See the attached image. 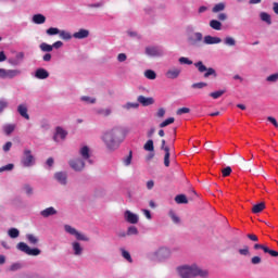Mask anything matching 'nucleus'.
Listing matches in <instances>:
<instances>
[{
  "label": "nucleus",
  "mask_w": 278,
  "mask_h": 278,
  "mask_svg": "<svg viewBox=\"0 0 278 278\" xmlns=\"http://www.w3.org/2000/svg\"><path fill=\"white\" fill-rule=\"evenodd\" d=\"M239 253L243 256L251 255V251L249 250V245H244L243 249H239Z\"/></svg>",
  "instance_id": "nucleus-46"
},
{
  "label": "nucleus",
  "mask_w": 278,
  "mask_h": 278,
  "mask_svg": "<svg viewBox=\"0 0 278 278\" xmlns=\"http://www.w3.org/2000/svg\"><path fill=\"white\" fill-rule=\"evenodd\" d=\"M210 27H212V29H215L216 31H220L223 24L218 20H212L210 22Z\"/></svg>",
  "instance_id": "nucleus-28"
},
{
  "label": "nucleus",
  "mask_w": 278,
  "mask_h": 278,
  "mask_svg": "<svg viewBox=\"0 0 278 278\" xmlns=\"http://www.w3.org/2000/svg\"><path fill=\"white\" fill-rule=\"evenodd\" d=\"M8 62L11 64V66H18L21 64V61L17 59H9Z\"/></svg>",
  "instance_id": "nucleus-61"
},
{
  "label": "nucleus",
  "mask_w": 278,
  "mask_h": 278,
  "mask_svg": "<svg viewBox=\"0 0 278 278\" xmlns=\"http://www.w3.org/2000/svg\"><path fill=\"white\" fill-rule=\"evenodd\" d=\"M175 201L179 205L187 204L188 203V198L186 197V194H178V195L175 197Z\"/></svg>",
  "instance_id": "nucleus-29"
},
{
  "label": "nucleus",
  "mask_w": 278,
  "mask_h": 278,
  "mask_svg": "<svg viewBox=\"0 0 278 278\" xmlns=\"http://www.w3.org/2000/svg\"><path fill=\"white\" fill-rule=\"evenodd\" d=\"M122 256L124 257V260H127L129 264L134 262V260L131 258V254H129V252L126 251L125 249H122Z\"/></svg>",
  "instance_id": "nucleus-42"
},
{
  "label": "nucleus",
  "mask_w": 278,
  "mask_h": 278,
  "mask_svg": "<svg viewBox=\"0 0 278 278\" xmlns=\"http://www.w3.org/2000/svg\"><path fill=\"white\" fill-rule=\"evenodd\" d=\"M8 108V101L5 100H0V114Z\"/></svg>",
  "instance_id": "nucleus-62"
},
{
  "label": "nucleus",
  "mask_w": 278,
  "mask_h": 278,
  "mask_svg": "<svg viewBox=\"0 0 278 278\" xmlns=\"http://www.w3.org/2000/svg\"><path fill=\"white\" fill-rule=\"evenodd\" d=\"M64 229L71 236H75L76 240H81L83 242H88L90 240L88 237H86V235L77 231V229H75L71 225H65Z\"/></svg>",
  "instance_id": "nucleus-6"
},
{
  "label": "nucleus",
  "mask_w": 278,
  "mask_h": 278,
  "mask_svg": "<svg viewBox=\"0 0 278 278\" xmlns=\"http://www.w3.org/2000/svg\"><path fill=\"white\" fill-rule=\"evenodd\" d=\"M161 149L165 151L164 155V166L168 168L170 166V148L166 147V140H162Z\"/></svg>",
  "instance_id": "nucleus-11"
},
{
  "label": "nucleus",
  "mask_w": 278,
  "mask_h": 278,
  "mask_svg": "<svg viewBox=\"0 0 278 278\" xmlns=\"http://www.w3.org/2000/svg\"><path fill=\"white\" fill-rule=\"evenodd\" d=\"M121 136H123V130L118 127H114L104 131L101 140L109 151H116V149L121 147Z\"/></svg>",
  "instance_id": "nucleus-1"
},
{
  "label": "nucleus",
  "mask_w": 278,
  "mask_h": 278,
  "mask_svg": "<svg viewBox=\"0 0 278 278\" xmlns=\"http://www.w3.org/2000/svg\"><path fill=\"white\" fill-rule=\"evenodd\" d=\"M55 214H58V211L53 206H50L40 212V215L43 218H49V216H55Z\"/></svg>",
  "instance_id": "nucleus-19"
},
{
  "label": "nucleus",
  "mask_w": 278,
  "mask_h": 278,
  "mask_svg": "<svg viewBox=\"0 0 278 278\" xmlns=\"http://www.w3.org/2000/svg\"><path fill=\"white\" fill-rule=\"evenodd\" d=\"M223 177H229L231 175V167L227 166L224 169H222Z\"/></svg>",
  "instance_id": "nucleus-52"
},
{
  "label": "nucleus",
  "mask_w": 278,
  "mask_h": 278,
  "mask_svg": "<svg viewBox=\"0 0 278 278\" xmlns=\"http://www.w3.org/2000/svg\"><path fill=\"white\" fill-rule=\"evenodd\" d=\"M99 114H101L102 116H110V114H112V110L102 109V110L99 111Z\"/></svg>",
  "instance_id": "nucleus-57"
},
{
  "label": "nucleus",
  "mask_w": 278,
  "mask_h": 278,
  "mask_svg": "<svg viewBox=\"0 0 278 278\" xmlns=\"http://www.w3.org/2000/svg\"><path fill=\"white\" fill-rule=\"evenodd\" d=\"M16 249L18 251H22V253H25L26 255H30L33 257H36V256L40 255V253H41L40 249H38V248L31 249L25 242L17 243Z\"/></svg>",
  "instance_id": "nucleus-4"
},
{
  "label": "nucleus",
  "mask_w": 278,
  "mask_h": 278,
  "mask_svg": "<svg viewBox=\"0 0 278 278\" xmlns=\"http://www.w3.org/2000/svg\"><path fill=\"white\" fill-rule=\"evenodd\" d=\"M166 110H164V108L159 109V111L156 112L157 118H164Z\"/></svg>",
  "instance_id": "nucleus-58"
},
{
  "label": "nucleus",
  "mask_w": 278,
  "mask_h": 278,
  "mask_svg": "<svg viewBox=\"0 0 278 278\" xmlns=\"http://www.w3.org/2000/svg\"><path fill=\"white\" fill-rule=\"evenodd\" d=\"M124 108L125 110H137V108H140V104L138 102H128Z\"/></svg>",
  "instance_id": "nucleus-40"
},
{
  "label": "nucleus",
  "mask_w": 278,
  "mask_h": 278,
  "mask_svg": "<svg viewBox=\"0 0 278 278\" xmlns=\"http://www.w3.org/2000/svg\"><path fill=\"white\" fill-rule=\"evenodd\" d=\"M89 8H91L92 10H99V8H103V3L101 2L91 3L89 4Z\"/></svg>",
  "instance_id": "nucleus-60"
},
{
  "label": "nucleus",
  "mask_w": 278,
  "mask_h": 278,
  "mask_svg": "<svg viewBox=\"0 0 278 278\" xmlns=\"http://www.w3.org/2000/svg\"><path fill=\"white\" fill-rule=\"evenodd\" d=\"M37 79H47L49 77V72L45 68H38L35 73Z\"/></svg>",
  "instance_id": "nucleus-22"
},
{
  "label": "nucleus",
  "mask_w": 278,
  "mask_h": 278,
  "mask_svg": "<svg viewBox=\"0 0 278 278\" xmlns=\"http://www.w3.org/2000/svg\"><path fill=\"white\" fill-rule=\"evenodd\" d=\"M80 155L83 160H90V149L88 146H85L80 149Z\"/></svg>",
  "instance_id": "nucleus-26"
},
{
  "label": "nucleus",
  "mask_w": 278,
  "mask_h": 278,
  "mask_svg": "<svg viewBox=\"0 0 278 278\" xmlns=\"http://www.w3.org/2000/svg\"><path fill=\"white\" fill-rule=\"evenodd\" d=\"M157 260H166L167 257H170V250L167 248H161L156 252Z\"/></svg>",
  "instance_id": "nucleus-16"
},
{
  "label": "nucleus",
  "mask_w": 278,
  "mask_h": 278,
  "mask_svg": "<svg viewBox=\"0 0 278 278\" xmlns=\"http://www.w3.org/2000/svg\"><path fill=\"white\" fill-rule=\"evenodd\" d=\"M131 160H134V152L129 151L128 155L123 159L124 166H130L131 165Z\"/></svg>",
  "instance_id": "nucleus-31"
},
{
  "label": "nucleus",
  "mask_w": 278,
  "mask_h": 278,
  "mask_svg": "<svg viewBox=\"0 0 278 278\" xmlns=\"http://www.w3.org/2000/svg\"><path fill=\"white\" fill-rule=\"evenodd\" d=\"M88 36H90V31L84 28L73 34V38H76L77 40H84V38H88Z\"/></svg>",
  "instance_id": "nucleus-17"
},
{
  "label": "nucleus",
  "mask_w": 278,
  "mask_h": 278,
  "mask_svg": "<svg viewBox=\"0 0 278 278\" xmlns=\"http://www.w3.org/2000/svg\"><path fill=\"white\" fill-rule=\"evenodd\" d=\"M173 123H175V117H168L160 124V127L163 129V127H168V125H173Z\"/></svg>",
  "instance_id": "nucleus-39"
},
{
  "label": "nucleus",
  "mask_w": 278,
  "mask_h": 278,
  "mask_svg": "<svg viewBox=\"0 0 278 278\" xmlns=\"http://www.w3.org/2000/svg\"><path fill=\"white\" fill-rule=\"evenodd\" d=\"M178 275H180L181 278H194V277H202L207 278L210 275V271L207 269H201L197 265H185L181 267H178Z\"/></svg>",
  "instance_id": "nucleus-2"
},
{
  "label": "nucleus",
  "mask_w": 278,
  "mask_h": 278,
  "mask_svg": "<svg viewBox=\"0 0 278 278\" xmlns=\"http://www.w3.org/2000/svg\"><path fill=\"white\" fill-rule=\"evenodd\" d=\"M47 22V17H45V15L42 14H35L33 16V23H35V25H42Z\"/></svg>",
  "instance_id": "nucleus-23"
},
{
  "label": "nucleus",
  "mask_w": 278,
  "mask_h": 278,
  "mask_svg": "<svg viewBox=\"0 0 278 278\" xmlns=\"http://www.w3.org/2000/svg\"><path fill=\"white\" fill-rule=\"evenodd\" d=\"M187 40L191 47H199L203 42V34L194 31L192 28H187Z\"/></svg>",
  "instance_id": "nucleus-3"
},
{
  "label": "nucleus",
  "mask_w": 278,
  "mask_h": 278,
  "mask_svg": "<svg viewBox=\"0 0 278 278\" xmlns=\"http://www.w3.org/2000/svg\"><path fill=\"white\" fill-rule=\"evenodd\" d=\"M24 190H25L26 194H28V197H31V194H34V188H31V186H29V185H25Z\"/></svg>",
  "instance_id": "nucleus-53"
},
{
  "label": "nucleus",
  "mask_w": 278,
  "mask_h": 278,
  "mask_svg": "<svg viewBox=\"0 0 278 278\" xmlns=\"http://www.w3.org/2000/svg\"><path fill=\"white\" fill-rule=\"evenodd\" d=\"M264 210H266V204L264 202L255 204L252 207L253 214H260L261 212H264Z\"/></svg>",
  "instance_id": "nucleus-24"
},
{
  "label": "nucleus",
  "mask_w": 278,
  "mask_h": 278,
  "mask_svg": "<svg viewBox=\"0 0 278 278\" xmlns=\"http://www.w3.org/2000/svg\"><path fill=\"white\" fill-rule=\"evenodd\" d=\"M193 90H203V88H207V83H194L191 85Z\"/></svg>",
  "instance_id": "nucleus-37"
},
{
  "label": "nucleus",
  "mask_w": 278,
  "mask_h": 278,
  "mask_svg": "<svg viewBox=\"0 0 278 278\" xmlns=\"http://www.w3.org/2000/svg\"><path fill=\"white\" fill-rule=\"evenodd\" d=\"M117 60H118V62H125V61L127 60V54H125V53H119V54L117 55Z\"/></svg>",
  "instance_id": "nucleus-64"
},
{
  "label": "nucleus",
  "mask_w": 278,
  "mask_h": 278,
  "mask_svg": "<svg viewBox=\"0 0 278 278\" xmlns=\"http://www.w3.org/2000/svg\"><path fill=\"white\" fill-rule=\"evenodd\" d=\"M146 55H149L150 58H162V55H164V50L157 47H147Z\"/></svg>",
  "instance_id": "nucleus-9"
},
{
  "label": "nucleus",
  "mask_w": 278,
  "mask_h": 278,
  "mask_svg": "<svg viewBox=\"0 0 278 278\" xmlns=\"http://www.w3.org/2000/svg\"><path fill=\"white\" fill-rule=\"evenodd\" d=\"M225 92H227V90H225V89L217 90V91L211 92L210 97H212V99H220V97H223V94H225Z\"/></svg>",
  "instance_id": "nucleus-34"
},
{
  "label": "nucleus",
  "mask_w": 278,
  "mask_h": 278,
  "mask_svg": "<svg viewBox=\"0 0 278 278\" xmlns=\"http://www.w3.org/2000/svg\"><path fill=\"white\" fill-rule=\"evenodd\" d=\"M225 45H227V47H236V39H233V37H226Z\"/></svg>",
  "instance_id": "nucleus-44"
},
{
  "label": "nucleus",
  "mask_w": 278,
  "mask_h": 278,
  "mask_svg": "<svg viewBox=\"0 0 278 278\" xmlns=\"http://www.w3.org/2000/svg\"><path fill=\"white\" fill-rule=\"evenodd\" d=\"M267 121L269 122V123H271V125H274V127H278V123H277V119L275 118V117H273V116H268L267 117Z\"/></svg>",
  "instance_id": "nucleus-63"
},
{
  "label": "nucleus",
  "mask_w": 278,
  "mask_h": 278,
  "mask_svg": "<svg viewBox=\"0 0 278 278\" xmlns=\"http://www.w3.org/2000/svg\"><path fill=\"white\" fill-rule=\"evenodd\" d=\"M220 42H223L220 37H213L210 35L204 37V45H220Z\"/></svg>",
  "instance_id": "nucleus-18"
},
{
  "label": "nucleus",
  "mask_w": 278,
  "mask_h": 278,
  "mask_svg": "<svg viewBox=\"0 0 278 278\" xmlns=\"http://www.w3.org/2000/svg\"><path fill=\"white\" fill-rule=\"evenodd\" d=\"M72 247L74 250V255H81V253L84 252V248H81V244H79V242H73Z\"/></svg>",
  "instance_id": "nucleus-25"
},
{
  "label": "nucleus",
  "mask_w": 278,
  "mask_h": 278,
  "mask_svg": "<svg viewBox=\"0 0 278 278\" xmlns=\"http://www.w3.org/2000/svg\"><path fill=\"white\" fill-rule=\"evenodd\" d=\"M125 220H127V223H130V225H137L138 215L131 213V211H126L125 212Z\"/></svg>",
  "instance_id": "nucleus-15"
},
{
  "label": "nucleus",
  "mask_w": 278,
  "mask_h": 278,
  "mask_svg": "<svg viewBox=\"0 0 278 278\" xmlns=\"http://www.w3.org/2000/svg\"><path fill=\"white\" fill-rule=\"evenodd\" d=\"M169 217L172 218L173 223H175L176 225H179L180 223L179 216H177V214H175L174 211H169Z\"/></svg>",
  "instance_id": "nucleus-45"
},
{
  "label": "nucleus",
  "mask_w": 278,
  "mask_h": 278,
  "mask_svg": "<svg viewBox=\"0 0 278 278\" xmlns=\"http://www.w3.org/2000/svg\"><path fill=\"white\" fill-rule=\"evenodd\" d=\"M138 103H141L143 108H149V105H153L155 103V100L153 98H147L144 96H139L137 98Z\"/></svg>",
  "instance_id": "nucleus-14"
},
{
  "label": "nucleus",
  "mask_w": 278,
  "mask_h": 278,
  "mask_svg": "<svg viewBox=\"0 0 278 278\" xmlns=\"http://www.w3.org/2000/svg\"><path fill=\"white\" fill-rule=\"evenodd\" d=\"M251 264H253V265L262 264V257H260V256H253V257L251 258Z\"/></svg>",
  "instance_id": "nucleus-56"
},
{
  "label": "nucleus",
  "mask_w": 278,
  "mask_h": 278,
  "mask_svg": "<svg viewBox=\"0 0 278 278\" xmlns=\"http://www.w3.org/2000/svg\"><path fill=\"white\" fill-rule=\"evenodd\" d=\"M176 114L178 116H181L182 114H190V109L189 108H180L177 110Z\"/></svg>",
  "instance_id": "nucleus-49"
},
{
  "label": "nucleus",
  "mask_w": 278,
  "mask_h": 278,
  "mask_svg": "<svg viewBox=\"0 0 278 278\" xmlns=\"http://www.w3.org/2000/svg\"><path fill=\"white\" fill-rule=\"evenodd\" d=\"M179 75H181V68L178 67H172L165 73L167 79H177Z\"/></svg>",
  "instance_id": "nucleus-13"
},
{
  "label": "nucleus",
  "mask_w": 278,
  "mask_h": 278,
  "mask_svg": "<svg viewBox=\"0 0 278 278\" xmlns=\"http://www.w3.org/2000/svg\"><path fill=\"white\" fill-rule=\"evenodd\" d=\"M8 235L13 239L18 238V236H21V231H18L16 228H11L9 229Z\"/></svg>",
  "instance_id": "nucleus-41"
},
{
  "label": "nucleus",
  "mask_w": 278,
  "mask_h": 278,
  "mask_svg": "<svg viewBox=\"0 0 278 278\" xmlns=\"http://www.w3.org/2000/svg\"><path fill=\"white\" fill-rule=\"evenodd\" d=\"M195 68H198L199 73H204V77L207 79V77H216V70L214 67H208L203 64V61H198L194 63Z\"/></svg>",
  "instance_id": "nucleus-5"
},
{
  "label": "nucleus",
  "mask_w": 278,
  "mask_h": 278,
  "mask_svg": "<svg viewBox=\"0 0 278 278\" xmlns=\"http://www.w3.org/2000/svg\"><path fill=\"white\" fill-rule=\"evenodd\" d=\"M265 253H268L271 257H278V252L270 250L268 247L265 249Z\"/></svg>",
  "instance_id": "nucleus-54"
},
{
  "label": "nucleus",
  "mask_w": 278,
  "mask_h": 278,
  "mask_svg": "<svg viewBox=\"0 0 278 278\" xmlns=\"http://www.w3.org/2000/svg\"><path fill=\"white\" fill-rule=\"evenodd\" d=\"M68 164L71 168H73V170H76V173H80V170H84V168L86 167V163L81 159L71 160Z\"/></svg>",
  "instance_id": "nucleus-8"
},
{
  "label": "nucleus",
  "mask_w": 278,
  "mask_h": 278,
  "mask_svg": "<svg viewBox=\"0 0 278 278\" xmlns=\"http://www.w3.org/2000/svg\"><path fill=\"white\" fill-rule=\"evenodd\" d=\"M266 79H267V81H270V83L277 81L278 80V73L269 75Z\"/></svg>",
  "instance_id": "nucleus-59"
},
{
  "label": "nucleus",
  "mask_w": 278,
  "mask_h": 278,
  "mask_svg": "<svg viewBox=\"0 0 278 278\" xmlns=\"http://www.w3.org/2000/svg\"><path fill=\"white\" fill-rule=\"evenodd\" d=\"M23 166L27 168L34 166V155H31V150H24V157L22 159Z\"/></svg>",
  "instance_id": "nucleus-10"
},
{
  "label": "nucleus",
  "mask_w": 278,
  "mask_h": 278,
  "mask_svg": "<svg viewBox=\"0 0 278 278\" xmlns=\"http://www.w3.org/2000/svg\"><path fill=\"white\" fill-rule=\"evenodd\" d=\"M17 112L18 114L23 117L26 118V121H29V114L27 113V105L25 104H20L17 106Z\"/></svg>",
  "instance_id": "nucleus-21"
},
{
  "label": "nucleus",
  "mask_w": 278,
  "mask_h": 278,
  "mask_svg": "<svg viewBox=\"0 0 278 278\" xmlns=\"http://www.w3.org/2000/svg\"><path fill=\"white\" fill-rule=\"evenodd\" d=\"M54 177L56 181H59V184H61L62 186H66V179H67L66 173L58 172L54 174Z\"/></svg>",
  "instance_id": "nucleus-20"
},
{
  "label": "nucleus",
  "mask_w": 278,
  "mask_h": 278,
  "mask_svg": "<svg viewBox=\"0 0 278 278\" xmlns=\"http://www.w3.org/2000/svg\"><path fill=\"white\" fill-rule=\"evenodd\" d=\"M14 129H16V126L14 124L3 126V131L4 134H7V136H10V134H12Z\"/></svg>",
  "instance_id": "nucleus-35"
},
{
  "label": "nucleus",
  "mask_w": 278,
  "mask_h": 278,
  "mask_svg": "<svg viewBox=\"0 0 278 278\" xmlns=\"http://www.w3.org/2000/svg\"><path fill=\"white\" fill-rule=\"evenodd\" d=\"M261 20L264 21V23H267V25H270V23H273L268 13H261Z\"/></svg>",
  "instance_id": "nucleus-47"
},
{
  "label": "nucleus",
  "mask_w": 278,
  "mask_h": 278,
  "mask_svg": "<svg viewBox=\"0 0 278 278\" xmlns=\"http://www.w3.org/2000/svg\"><path fill=\"white\" fill-rule=\"evenodd\" d=\"M225 8H226L225 2H219V3H217V4L214 5L212 12H213L214 14H218V12H223V10H225Z\"/></svg>",
  "instance_id": "nucleus-30"
},
{
  "label": "nucleus",
  "mask_w": 278,
  "mask_h": 278,
  "mask_svg": "<svg viewBox=\"0 0 278 278\" xmlns=\"http://www.w3.org/2000/svg\"><path fill=\"white\" fill-rule=\"evenodd\" d=\"M66 136H68V132L64 130V128L58 126L55 128L53 140L54 142H60V140H66Z\"/></svg>",
  "instance_id": "nucleus-12"
},
{
  "label": "nucleus",
  "mask_w": 278,
  "mask_h": 278,
  "mask_svg": "<svg viewBox=\"0 0 278 278\" xmlns=\"http://www.w3.org/2000/svg\"><path fill=\"white\" fill-rule=\"evenodd\" d=\"M59 36L62 40H71L73 38V35L66 30H59Z\"/></svg>",
  "instance_id": "nucleus-32"
},
{
  "label": "nucleus",
  "mask_w": 278,
  "mask_h": 278,
  "mask_svg": "<svg viewBox=\"0 0 278 278\" xmlns=\"http://www.w3.org/2000/svg\"><path fill=\"white\" fill-rule=\"evenodd\" d=\"M46 34L48 36H58V34H60V29L55 27H50L46 30Z\"/></svg>",
  "instance_id": "nucleus-43"
},
{
  "label": "nucleus",
  "mask_w": 278,
  "mask_h": 278,
  "mask_svg": "<svg viewBox=\"0 0 278 278\" xmlns=\"http://www.w3.org/2000/svg\"><path fill=\"white\" fill-rule=\"evenodd\" d=\"M81 101H85L86 103H97V99L90 98L88 96L81 97Z\"/></svg>",
  "instance_id": "nucleus-51"
},
{
  "label": "nucleus",
  "mask_w": 278,
  "mask_h": 278,
  "mask_svg": "<svg viewBox=\"0 0 278 278\" xmlns=\"http://www.w3.org/2000/svg\"><path fill=\"white\" fill-rule=\"evenodd\" d=\"M144 77H147V79H156L157 74H155V71L148 70L144 72Z\"/></svg>",
  "instance_id": "nucleus-38"
},
{
  "label": "nucleus",
  "mask_w": 278,
  "mask_h": 278,
  "mask_svg": "<svg viewBox=\"0 0 278 278\" xmlns=\"http://www.w3.org/2000/svg\"><path fill=\"white\" fill-rule=\"evenodd\" d=\"M143 149H144V151H151V152L155 151V147L153 146V140H152V139H149V140L144 143Z\"/></svg>",
  "instance_id": "nucleus-33"
},
{
  "label": "nucleus",
  "mask_w": 278,
  "mask_h": 278,
  "mask_svg": "<svg viewBox=\"0 0 278 278\" xmlns=\"http://www.w3.org/2000/svg\"><path fill=\"white\" fill-rule=\"evenodd\" d=\"M26 240L29 242L33 247H36L38 244L39 239L35 235L28 233L26 235Z\"/></svg>",
  "instance_id": "nucleus-27"
},
{
  "label": "nucleus",
  "mask_w": 278,
  "mask_h": 278,
  "mask_svg": "<svg viewBox=\"0 0 278 278\" xmlns=\"http://www.w3.org/2000/svg\"><path fill=\"white\" fill-rule=\"evenodd\" d=\"M179 63L180 64H188L189 66L192 64V61L191 60H189L188 58H186V56H181L180 59H179Z\"/></svg>",
  "instance_id": "nucleus-55"
},
{
  "label": "nucleus",
  "mask_w": 278,
  "mask_h": 278,
  "mask_svg": "<svg viewBox=\"0 0 278 278\" xmlns=\"http://www.w3.org/2000/svg\"><path fill=\"white\" fill-rule=\"evenodd\" d=\"M21 75V70H5L0 68V78L1 79H14Z\"/></svg>",
  "instance_id": "nucleus-7"
},
{
  "label": "nucleus",
  "mask_w": 278,
  "mask_h": 278,
  "mask_svg": "<svg viewBox=\"0 0 278 278\" xmlns=\"http://www.w3.org/2000/svg\"><path fill=\"white\" fill-rule=\"evenodd\" d=\"M13 169H14V164L10 163L8 165L0 167V173H5V170H13Z\"/></svg>",
  "instance_id": "nucleus-50"
},
{
  "label": "nucleus",
  "mask_w": 278,
  "mask_h": 278,
  "mask_svg": "<svg viewBox=\"0 0 278 278\" xmlns=\"http://www.w3.org/2000/svg\"><path fill=\"white\" fill-rule=\"evenodd\" d=\"M40 49H41V51H45L47 53H51V51H53V46H51V45H49L47 42H42L40 45Z\"/></svg>",
  "instance_id": "nucleus-36"
},
{
  "label": "nucleus",
  "mask_w": 278,
  "mask_h": 278,
  "mask_svg": "<svg viewBox=\"0 0 278 278\" xmlns=\"http://www.w3.org/2000/svg\"><path fill=\"white\" fill-rule=\"evenodd\" d=\"M127 236H138V228L135 226L128 227Z\"/></svg>",
  "instance_id": "nucleus-48"
}]
</instances>
